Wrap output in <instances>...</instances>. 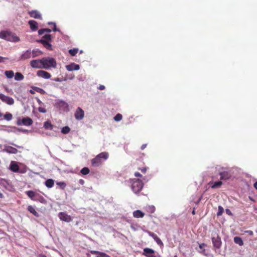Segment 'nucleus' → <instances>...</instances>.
<instances>
[{
    "label": "nucleus",
    "mask_w": 257,
    "mask_h": 257,
    "mask_svg": "<svg viewBox=\"0 0 257 257\" xmlns=\"http://www.w3.org/2000/svg\"><path fill=\"white\" fill-rule=\"evenodd\" d=\"M57 184L60 186H63V188L66 186V184L64 182H59L57 183Z\"/></svg>",
    "instance_id": "53"
},
{
    "label": "nucleus",
    "mask_w": 257,
    "mask_h": 257,
    "mask_svg": "<svg viewBox=\"0 0 257 257\" xmlns=\"http://www.w3.org/2000/svg\"><path fill=\"white\" fill-rule=\"evenodd\" d=\"M148 234L151 236L154 240L157 242V243L160 246H163V243L162 242L161 239L154 232L147 231Z\"/></svg>",
    "instance_id": "16"
},
{
    "label": "nucleus",
    "mask_w": 257,
    "mask_h": 257,
    "mask_svg": "<svg viewBox=\"0 0 257 257\" xmlns=\"http://www.w3.org/2000/svg\"><path fill=\"white\" fill-rule=\"evenodd\" d=\"M33 123V120L28 117H23L22 119L19 118L17 120V124L18 125L30 126Z\"/></svg>",
    "instance_id": "7"
},
{
    "label": "nucleus",
    "mask_w": 257,
    "mask_h": 257,
    "mask_svg": "<svg viewBox=\"0 0 257 257\" xmlns=\"http://www.w3.org/2000/svg\"><path fill=\"white\" fill-rule=\"evenodd\" d=\"M30 65L32 68L36 69L42 68V59L33 60L30 61Z\"/></svg>",
    "instance_id": "11"
},
{
    "label": "nucleus",
    "mask_w": 257,
    "mask_h": 257,
    "mask_svg": "<svg viewBox=\"0 0 257 257\" xmlns=\"http://www.w3.org/2000/svg\"><path fill=\"white\" fill-rule=\"evenodd\" d=\"M223 211H224L223 208L221 206H219L218 209V212H217V216L221 215Z\"/></svg>",
    "instance_id": "42"
},
{
    "label": "nucleus",
    "mask_w": 257,
    "mask_h": 257,
    "mask_svg": "<svg viewBox=\"0 0 257 257\" xmlns=\"http://www.w3.org/2000/svg\"><path fill=\"white\" fill-rule=\"evenodd\" d=\"M29 14L31 17L35 19H42L41 14L37 10H32L29 12Z\"/></svg>",
    "instance_id": "19"
},
{
    "label": "nucleus",
    "mask_w": 257,
    "mask_h": 257,
    "mask_svg": "<svg viewBox=\"0 0 257 257\" xmlns=\"http://www.w3.org/2000/svg\"><path fill=\"white\" fill-rule=\"evenodd\" d=\"M8 59L7 58L3 57L2 56H0V63H3L4 62V60Z\"/></svg>",
    "instance_id": "54"
},
{
    "label": "nucleus",
    "mask_w": 257,
    "mask_h": 257,
    "mask_svg": "<svg viewBox=\"0 0 257 257\" xmlns=\"http://www.w3.org/2000/svg\"><path fill=\"white\" fill-rule=\"evenodd\" d=\"M27 168L26 167H25L22 169L19 168V171H18V172L20 173H25L27 172Z\"/></svg>",
    "instance_id": "46"
},
{
    "label": "nucleus",
    "mask_w": 257,
    "mask_h": 257,
    "mask_svg": "<svg viewBox=\"0 0 257 257\" xmlns=\"http://www.w3.org/2000/svg\"><path fill=\"white\" fill-rule=\"evenodd\" d=\"M29 24L32 31H36L38 29V23L36 21L30 20L29 21Z\"/></svg>",
    "instance_id": "23"
},
{
    "label": "nucleus",
    "mask_w": 257,
    "mask_h": 257,
    "mask_svg": "<svg viewBox=\"0 0 257 257\" xmlns=\"http://www.w3.org/2000/svg\"><path fill=\"white\" fill-rule=\"evenodd\" d=\"M9 169L13 172H18L19 171V166L16 162L12 161L11 162Z\"/></svg>",
    "instance_id": "18"
},
{
    "label": "nucleus",
    "mask_w": 257,
    "mask_h": 257,
    "mask_svg": "<svg viewBox=\"0 0 257 257\" xmlns=\"http://www.w3.org/2000/svg\"><path fill=\"white\" fill-rule=\"evenodd\" d=\"M67 79L72 80L74 78V75L71 74L68 78H67Z\"/></svg>",
    "instance_id": "57"
},
{
    "label": "nucleus",
    "mask_w": 257,
    "mask_h": 257,
    "mask_svg": "<svg viewBox=\"0 0 257 257\" xmlns=\"http://www.w3.org/2000/svg\"><path fill=\"white\" fill-rule=\"evenodd\" d=\"M52 40V36L50 34H46L41 39L37 40V42L41 43L43 46L47 49L52 50V46L50 43Z\"/></svg>",
    "instance_id": "5"
},
{
    "label": "nucleus",
    "mask_w": 257,
    "mask_h": 257,
    "mask_svg": "<svg viewBox=\"0 0 257 257\" xmlns=\"http://www.w3.org/2000/svg\"><path fill=\"white\" fill-rule=\"evenodd\" d=\"M211 239L213 247L217 249L220 248L222 245V241L220 237L217 235L216 237H212Z\"/></svg>",
    "instance_id": "10"
},
{
    "label": "nucleus",
    "mask_w": 257,
    "mask_h": 257,
    "mask_svg": "<svg viewBox=\"0 0 257 257\" xmlns=\"http://www.w3.org/2000/svg\"><path fill=\"white\" fill-rule=\"evenodd\" d=\"M90 253L92 254H97L98 253H99V251H96V250H91Z\"/></svg>",
    "instance_id": "58"
},
{
    "label": "nucleus",
    "mask_w": 257,
    "mask_h": 257,
    "mask_svg": "<svg viewBox=\"0 0 257 257\" xmlns=\"http://www.w3.org/2000/svg\"><path fill=\"white\" fill-rule=\"evenodd\" d=\"M79 183L81 185H83L84 184V181L83 179H80L79 180Z\"/></svg>",
    "instance_id": "60"
},
{
    "label": "nucleus",
    "mask_w": 257,
    "mask_h": 257,
    "mask_svg": "<svg viewBox=\"0 0 257 257\" xmlns=\"http://www.w3.org/2000/svg\"><path fill=\"white\" fill-rule=\"evenodd\" d=\"M253 186L257 190V181L254 183Z\"/></svg>",
    "instance_id": "63"
},
{
    "label": "nucleus",
    "mask_w": 257,
    "mask_h": 257,
    "mask_svg": "<svg viewBox=\"0 0 257 257\" xmlns=\"http://www.w3.org/2000/svg\"><path fill=\"white\" fill-rule=\"evenodd\" d=\"M97 254L98 255L96 257H109L108 255L104 252L99 251V253H98Z\"/></svg>",
    "instance_id": "44"
},
{
    "label": "nucleus",
    "mask_w": 257,
    "mask_h": 257,
    "mask_svg": "<svg viewBox=\"0 0 257 257\" xmlns=\"http://www.w3.org/2000/svg\"><path fill=\"white\" fill-rule=\"evenodd\" d=\"M140 170L143 173H145L146 172L147 169L146 168H143Z\"/></svg>",
    "instance_id": "61"
},
{
    "label": "nucleus",
    "mask_w": 257,
    "mask_h": 257,
    "mask_svg": "<svg viewBox=\"0 0 257 257\" xmlns=\"http://www.w3.org/2000/svg\"><path fill=\"white\" fill-rule=\"evenodd\" d=\"M234 242L238 244L240 246H242L243 245V242L241 237L239 236H235L233 238Z\"/></svg>",
    "instance_id": "27"
},
{
    "label": "nucleus",
    "mask_w": 257,
    "mask_h": 257,
    "mask_svg": "<svg viewBox=\"0 0 257 257\" xmlns=\"http://www.w3.org/2000/svg\"><path fill=\"white\" fill-rule=\"evenodd\" d=\"M31 54H32V58H35L36 57H38L41 55L42 54V52L40 51V50L37 49H33V50H31Z\"/></svg>",
    "instance_id": "25"
},
{
    "label": "nucleus",
    "mask_w": 257,
    "mask_h": 257,
    "mask_svg": "<svg viewBox=\"0 0 257 257\" xmlns=\"http://www.w3.org/2000/svg\"><path fill=\"white\" fill-rule=\"evenodd\" d=\"M35 89L37 91V92H41L42 91H43V90L40 88H39V87H35Z\"/></svg>",
    "instance_id": "52"
},
{
    "label": "nucleus",
    "mask_w": 257,
    "mask_h": 257,
    "mask_svg": "<svg viewBox=\"0 0 257 257\" xmlns=\"http://www.w3.org/2000/svg\"><path fill=\"white\" fill-rule=\"evenodd\" d=\"M155 253V250L150 248H145L143 249V254L148 257H151L154 255L153 254Z\"/></svg>",
    "instance_id": "21"
},
{
    "label": "nucleus",
    "mask_w": 257,
    "mask_h": 257,
    "mask_svg": "<svg viewBox=\"0 0 257 257\" xmlns=\"http://www.w3.org/2000/svg\"><path fill=\"white\" fill-rule=\"evenodd\" d=\"M245 232L248 233L250 235H252L253 234V232L251 230H247L245 231Z\"/></svg>",
    "instance_id": "59"
},
{
    "label": "nucleus",
    "mask_w": 257,
    "mask_h": 257,
    "mask_svg": "<svg viewBox=\"0 0 257 257\" xmlns=\"http://www.w3.org/2000/svg\"><path fill=\"white\" fill-rule=\"evenodd\" d=\"M38 110L39 112H42V113H45L47 111L46 109L45 108H43L42 107H39L38 108Z\"/></svg>",
    "instance_id": "47"
},
{
    "label": "nucleus",
    "mask_w": 257,
    "mask_h": 257,
    "mask_svg": "<svg viewBox=\"0 0 257 257\" xmlns=\"http://www.w3.org/2000/svg\"><path fill=\"white\" fill-rule=\"evenodd\" d=\"M15 75V80L16 81H21L24 79V75L20 72H17Z\"/></svg>",
    "instance_id": "28"
},
{
    "label": "nucleus",
    "mask_w": 257,
    "mask_h": 257,
    "mask_svg": "<svg viewBox=\"0 0 257 257\" xmlns=\"http://www.w3.org/2000/svg\"><path fill=\"white\" fill-rule=\"evenodd\" d=\"M130 182L131 184L132 190L135 194L140 193L144 187L143 183L139 179H130Z\"/></svg>",
    "instance_id": "4"
},
{
    "label": "nucleus",
    "mask_w": 257,
    "mask_h": 257,
    "mask_svg": "<svg viewBox=\"0 0 257 257\" xmlns=\"http://www.w3.org/2000/svg\"><path fill=\"white\" fill-rule=\"evenodd\" d=\"M55 106L64 112H68L69 110L68 104L63 100H57Z\"/></svg>",
    "instance_id": "6"
},
{
    "label": "nucleus",
    "mask_w": 257,
    "mask_h": 257,
    "mask_svg": "<svg viewBox=\"0 0 257 257\" xmlns=\"http://www.w3.org/2000/svg\"><path fill=\"white\" fill-rule=\"evenodd\" d=\"M58 217L61 220L66 222H70L72 221L71 217L65 212H59L58 214Z\"/></svg>",
    "instance_id": "13"
},
{
    "label": "nucleus",
    "mask_w": 257,
    "mask_h": 257,
    "mask_svg": "<svg viewBox=\"0 0 257 257\" xmlns=\"http://www.w3.org/2000/svg\"><path fill=\"white\" fill-rule=\"evenodd\" d=\"M199 252L207 257H214L212 254H209L206 253L205 249H203V250L202 251H199Z\"/></svg>",
    "instance_id": "40"
},
{
    "label": "nucleus",
    "mask_w": 257,
    "mask_h": 257,
    "mask_svg": "<svg viewBox=\"0 0 257 257\" xmlns=\"http://www.w3.org/2000/svg\"><path fill=\"white\" fill-rule=\"evenodd\" d=\"M78 51V49L74 48V49H70L69 50V53L71 56H74L77 53Z\"/></svg>",
    "instance_id": "38"
},
{
    "label": "nucleus",
    "mask_w": 257,
    "mask_h": 257,
    "mask_svg": "<svg viewBox=\"0 0 257 257\" xmlns=\"http://www.w3.org/2000/svg\"><path fill=\"white\" fill-rule=\"evenodd\" d=\"M26 193L28 195V196L33 200L37 199V198H36L37 194V193L33 191H26Z\"/></svg>",
    "instance_id": "24"
},
{
    "label": "nucleus",
    "mask_w": 257,
    "mask_h": 257,
    "mask_svg": "<svg viewBox=\"0 0 257 257\" xmlns=\"http://www.w3.org/2000/svg\"><path fill=\"white\" fill-rule=\"evenodd\" d=\"M0 100L8 105H13L14 103V99L10 96H6L4 94H0Z\"/></svg>",
    "instance_id": "9"
},
{
    "label": "nucleus",
    "mask_w": 257,
    "mask_h": 257,
    "mask_svg": "<svg viewBox=\"0 0 257 257\" xmlns=\"http://www.w3.org/2000/svg\"><path fill=\"white\" fill-rule=\"evenodd\" d=\"M4 118L8 121H10L13 118V115L11 113L7 112L4 115Z\"/></svg>",
    "instance_id": "36"
},
{
    "label": "nucleus",
    "mask_w": 257,
    "mask_h": 257,
    "mask_svg": "<svg viewBox=\"0 0 257 257\" xmlns=\"http://www.w3.org/2000/svg\"><path fill=\"white\" fill-rule=\"evenodd\" d=\"M31 50H27L26 51H23L21 56L19 57L18 60L19 61H25L28 59H30L32 57Z\"/></svg>",
    "instance_id": "8"
},
{
    "label": "nucleus",
    "mask_w": 257,
    "mask_h": 257,
    "mask_svg": "<svg viewBox=\"0 0 257 257\" xmlns=\"http://www.w3.org/2000/svg\"><path fill=\"white\" fill-rule=\"evenodd\" d=\"M45 185L48 188H52L54 186V182L53 180L49 179L45 181Z\"/></svg>",
    "instance_id": "30"
},
{
    "label": "nucleus",
    "mask_w": 257,
    "mask_h": 257,
    "mask_svg": "<svg viewBox=\"0 0 257 257\" xmlns=\"http://www.w3.org/2000/svg\"><path fill=\"white\" fill-rule=\"evenodd\" d=\"M51 31H52V30L50 29H48V28L42 29H40L38 31V34H39V35H41L43 34L45 32L50 33Z\"/></svg>",
    "instance_id": "35"
},
{
    "label": "nucleus",
    "mask_w": 257,
    "mask_h": 257,
    "mask_svg": "<svg viewBox=\"0 0 257 257\" xmlns=\"http://www.w3.org/2000/svg\"><path fill=\"white\" fill-rule=\"evenodd\" d=\"M151 257H161V256L160 254H158L157 255H152V256H151Z\"/></svg>",
    "instance_id": "64"
},
{
    "label": "nucleus",
    "mask_w": 257,
    "mask_h": 257,
    "mask_svg": "<svg viewBox=\"0 0 257 257\" xmlns=\"http://www.w3.org/2000/svg\"><path fill=\"white\" fill-rule=\"evenodd\" d=\"M53 126V125L49 121H45L44 123V128L47 130H52Z\"/></svg>",
    "instance_id": "29"
},
{
    "label": "nucleus",
    "mask_w": 257,
    "mask_h": 257,
    "mask_svg": "<svg viewBox=\"0 0 257 257\" xmlns=\"http://www.w3.org/2000/svg\"><path fill=\"white\" fill-rule=\"evenodd\" d=\"M150 209L151 213H154L155 210V208L154 206H152L150 207Z\"/></svg>",
    "instance_id": "51"
},
{
    "label": "nucleus",
    "mask_w": 257,
    "mask_h": 257,
    "mask_svg": "<svg viewBox=\"0 0 257 257\" xmlns=\"http://www.w3.org/2000/svg\"><path fill=\"white\" fill-rule=\"evenodd\" d=\"M5 74L8 78H12L14 76V72L12 70L6 71Z\"/></svg>",
    "instance_id": "33"
},
{
    "label": "nucleus",
    "mask_w": 257,
    "mask_h": 257,
    "mask_svg": "<svg viewBox=\"0 0 257 257\" xmlns=\"http://www.w3.org/2000/svg\"><path fill=\"white\" fill-rule=\"evenodd\" d=\"M135 176L137 177H141L142 175L139 172H135Z\"/></svg>",
    "instance_id": "55"
},
{
    "label": "nucleus",
    "mask_w": 257,
    "mask_h": 257,
    "mask_svg": "<svg viewBox=\"0 0 257 257\" xmlns=\"http://www.w3.org/2000/svg\"><path fill=\"white\" fill-rule=\"evenodd\" d=\"M3 152H7L9 154H16L18 153V150L10 146L5 145L3 150Z\"/></svg>",
    "instance_id": "14"
},
{
    "label": "nucleus",
    "mask_w": 257,
    "mask_h": 257,
    "mask_svg": "<svg viewBox=\"0 0 257 257\" xmlns=\"http://www.w3.org/2000/svg\"><path fill=\"white\" fill-rule=\"evenodd\" d=\"M66 68L68 71H72L73 70H78L80 69V66L78 64L72 63L69 65H66Z\"/></svg>",
    "instance_id": "20"
},
{
    "label": "nucleus",
    "mask_w": 257,
    "mask_h": 257,
    "mask_svg": "<svg viewBox=\"0 0 257 257\" xmlns=\"http://www.w3.org/2000/svg\"><path fill=\"white\" fill-rule=\"evenodd\" d=\"M212 184L211 186L212 188H218V187H220L221 185H222V183L221 181H218L215 182L214 183H212L210 182L209 183V184Z\"/></svg>",
    "instance_id": "32"
},
{
    "label": "nucleus",
    "mask_w": 257,
    "mask_h": 257,
    "mask_svg": "<svg viewBox=\"0 0 257 257\" xmlns=\"http://www.w3.org/2000/svg\"><path fill=\"white\" fill-rule=\"evenodd\" d=\"M219 174L220 176V180H228L231 177V175L227 171L220 172H219Z\"/></svg>",
    "instance_id": "22"
},
{
    "label": "nucleus",
    "mask_w": 257,
    "mask_h": 257,
    "mask_svg": "<svg viewBox=\"0 0 257 257\" xmlns=\"http://www.w3.org/2000/svg\"><path fill=\"white\" fill-rule=\"evenodd\" d=\"M0 39L12 42L20 41L19 38L14 33L9 31H2L0 32Z\"/></svg>",
    "instance_id": "2"
},
{
    "label": "nucleus",
    "mask_w": 257,
    "mask_h": 257,
    "mask_svg": "<svg viewBox=\"0 0 257 257\" xmlns=\"http://www.w3.org/2000/svg\"><path fill=\"white\" fill-rule=\"evenodd\" d=\"M147 146V144H143L141 147V149L144 150Z\"/></svg>",
    "instance_id": "62"
},
{
    "label": "nucleus",
    "mask_w": 257,
    "mask_h": 257,
    "mask_svg": "<svg viewBox=\"0 0 257 257\" xmlns=\"http://www.w3.org/2000/svg\"><path fill=\"white\" fill-rule=\"evenodd\" d=\"M70 131V128L68 126L62 127L61 133L63 134H67Z\"/></svg>",
    "instance_id": "37"
},
{
    "label": "nucleus",
    "mask_w": 257,
    "mask_h": 257,
    "mask_svg": "<svg viewBox=\"0 0 257 257\" xmlns=\"http://www.w3.org/2000/svg\"><path fill=\"white\" fill-rule=\"evenodd\" d=\"M42 68L46 70H50L55 68L57 66L56 60L52 57H47L42 58Z\"/></svg>",
    "instance_id": "1"
},
{
    "label": "nucleus",
    "mask_w": 257,
    "mask_h": 257,
    "mask_svg": "<svg viewBox=\"0 0 257 257\" xmlns=\"http://www.w3.org/2000/svg\"><path fill=\"white\" fill-rule=\"evenodd\" d=\"M122 115L120 113H118L114 117V119L116 121H119L122 119Z\"/></svg>",
    "instance_id": "41"
},
{
    "label": "nucleus",
    "mask_w": 257,
    "mask_h": 257,
    "mask_svg": "<svg viewBox=\"0 0 257 257\" xmlns=\"http://www.w3.org/2000/svg\"><path fill=\"white\" fill-rule=\"evenodd\" d=\"M18 131H21L24 133H28V131L27 130H26V129H23V128H18Z\"/></svg>",
    "instance_id": "50"
},
{
    "label": "nucleus",
    "mask_w": 257,
    "mask_h": 257,
    "mask_svg": "<svg viewBox=\"0 0 257 257\" xmlns=\"http://www.w3.org/2000/svg\"><path fill=\"white\" fill-rule=\"evenodd\" d=\"M54 28L53 29V31L54 32H56V31H58V32H60V30L59 29H58L56 27V23H54Z\"/></svg>",
    "instance_id": "49"
},
{
    "label": "nucleus",
    "mask_w": 257,
    "mask_h": 257,
    "mask_svg": "<svg viewBox=\"0 0 257 257\" xmlns=\"http://www.w3.org/2000/svg\"><path fill=\"white\" fill-rule=\"evenodd\" d=\"M74 116L76 119L80 120L84 117V111L80 107H78L75 112Z\"/></svg>",
    "instance_id": "12"
},
{
    "label": "nucleus",
    "mask_w": 257,
    "mask_h": 257,
    "mask_svg": "<svg viewBox=\"0 0 257 257\" xmlns=\"http://www.w3.org/2000/svg\"><path fill=\"white\" fill-rule=\"evenodd\" d=\"M108 157V154L107 152H102L97 155L91 160V164L94 167H98Z\"/></svg>",
    "instance_id": "3"
},
{
    "label": "nucleus",
    "mask_w": 257,
    "mask_h": 257,
    "mask_svg": "<svg viewBox=\"0 0 257 257\" xmlns=\"http://www.w3.org/2000/svg\"><path fill=\"white\" fill-rule=\"evenodd\" d=\"M225 212L228 215H230V216L232 215V213L231 211L229 209H226Z\"/></svg>",
    "instance_id": "48"
},
{
    "label": "nucleus",
    "mask_w": 257,
    "mask_h": 257,
    "mask_svg": "<svg viewBox=\"0 0 257 257\" xmlns=\"http://www.w3.org/2000/svg\"><path fill=\"white\" fill-rule=\"evenodd\" d=\"M0 187L6 189L10 190L11 188V185L8 180L0 178Z\"/></svg>",
    "instance_id": "17"
},
{
    "label": "nucleus",
    "mask_w": 257,
    "mask_h": 257,
    "mask_svg": "<svg viewBox=\"0 0 257 257\" xmlns=\"http://www.w3.org/2000/svg\"><path fill=\"white\" fill-rule=\"evenodd\" d=\"M28 210L29 211H30L31 213H32L35 216L38 217L39 214L36 211L35 208L32 206H29L28 207Z\"/></svg>",
    "instance_id": "31"
},
{
    "label": "nucleus",
    "mask_w": 257,
    "mask_h": 257,
    "mask_svg": "<svg viewBox=\"0 0 257 257\" xmlns=\"http://www.w3.org/2000/svg\"><path fill=\"white\" fill-rule=\"evenodd\" d=\"M37 75L39 77H41L46 79L50 78L51 76V74L49 73L42 70L37 71Z\"/></svg>",
    "instance_id": "15"
},
{
    "label": "nucleus",
    "mask_w": 257,
    "mask_h": 257,
    "mask_svg": "<svg viewBox=\"0 0 257 257\" xmlns=\"http://www.w3.org/2000/svg\"><path fill=\"white\" fill-rule=\"evenodd\" d=\"M89 169L87 167L83 168L80 171V172L83 175H87L89 174Z\"/></svg>",
    "instance_id": "39"
},
{
    "label": "nucleus",
    "mask_w": 257,
    "mask_h": 257,
    "mask_svg": "<svg viewBox=\"0 0 257 257\" xmlns=\"http://www.w3.org/2000/svg\"><path fill=\"white\" fill-rule=\"evenodd\" d=\"M36 198H37V199L34 200V201H38L40 202L41 203H46V201L45 199V198L43 196H40L38 193L37 194V197Z\"/></svg>",
    "instance_id": "34"
},
{
    "label": "nucleus",
    "mask_w": 257,
    "mask_h": 257,
    "mask_svg": "<svg viewBox=\"0 0 257 257\" xmlns=\"http://www.w3.org/2000/svg\"><path fill=\"white\" fill-rule=\"evenodd\" d=\"M145 214L140 210H137L133 212V215L135 218H142Z\"/></svg>",
    "instance_id": "26"
},
{
    "label": "nucleus",
    "mask_w": 257,
    "mask_h": 257,
    "mask_svg": "<svg viewBox=\"0 0 257 257\" xmlns=\"http://www.w3.org/2000/svg\"><path fill=\"white\" fill-rule=\"evenodd\" d=\"M67 80V78L66 77H65L63 79L60 78H55L52 79V80L56 81V82H62L63 81H66Z\"/></svg>",
    "instance_id": "43"
},
{
    "label": "nucleus",
    "mask_w": 257,
    "mask_h": 257,
    "mask_svg": "<svg viewBox=\"0 0 257 257\" xmlns=\"http://www.w3.org/2000/svg\"><path fill=\"white\" fill-rule=\"evenodd\" d=\"M98 89L100 90H104L105 89V86L103 85H100L98 87Z\"/></svg>",
    "instance_id": "56"
},
{
    "label": "nucleus",
    "mask_w": 257,
    "mask_h": 257,
    "mask_svg": "<svg viewBox=\"0 0 257 257\" xmlns=\"http://www.w3.org/2000/svg\"><path fill=\"white\" fill-rule=\"evenodd\" d=\"M206 246V244L204 243H199V247L200 248V250H198V252H199V251H202V250H203V249H205L204 247Z\"/></svg>",
    "instance_id": "45"
}]
</instances>
